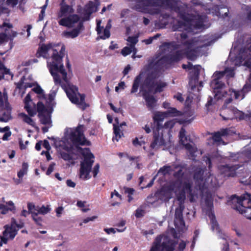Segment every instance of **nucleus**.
<instances>
[{
	"label": "nucleus",
	"mask_w": 251,
	"mask_h": 251,
	"mask_svg": "<svg viewBox=\"0 0 251 251\" xmlns=\"http://www.w3.org/2000/svg\"><path fill=\"white\" fill-rule=\"evenodd\" d=\"M174 97L180 102H182L184 100L181 94L180 93H177L174 95Z\"/></svg>",
	"instance_id": "56"
},
{
	"label": "nucleus",
	"mask_w": 251,
	"mask_h": 251,
	"mask_svg": "<svg viewBox=\"0 0 251 251\" xmlns=\"http://www.w3.org/2000/svg\"><path fill=\"white\" fill-rule=\"evenodd\" d=\"M118 48V47L117 44H115L113 42H111V45L109 46L110 49L114 50L115 49H117Z\"/></svg>",
	"instance_id": "64"
},
{
	"label": "nucleus",
	"mask_w": 251,
	"mask_h": 251,
	"mask_svg": "<svg viewBox=\"0 0 251 251\" xmlns=\"http://www.w3.org/2000/svg\"><path fill=\"white\" fill-rule=\"evenodd\" d=\"M114 196H116V197L119 198L120 200H122V196H121V195H120L119 194V193L117 191H116V190H114V192L111 193V197L113 198Z\"/></svg>",
	"instance_id": "61"
},
{
	"label": "nucleus",
	"mask_w": 251,
	"mask_h": 251,
	"mask_svg": "<svg viewBox=\"0 0 251 251\" xmlns=\"http://www.w3.org/2000/svg\"><path fill=\"white\" fill-rule=\"evenodd\" d=\"M131 69L130 66L129 65H127L124 69L123 71V74L124 75H127Z\"/></svg>",
	"instance_id": "62"
},
{
	"label": "nucleus",
	"mask_w": 251,
	"mask_h": 251,
	"mask_svg": "<svg viewBox=\"0 0 251 251\" xmlns=\"http://www.w3.org/2000/svg\"><path fill=\"white\" fill-rule=\"evenodd\" d=\"M239 168L237 165H234L231 167L228 166H223L219 167V170L221 173L225 176H233L235 175V170Z\"/></svg>",
	"instance_id": "23"
},
{
	"label": "nucleus",
	"mask_w": 251,
	"mask_h": 251,
	"mask_svg": "<svg viewBox=\"0 0 251 251\" xmlns=\"http://www.w3.org/2000/svg\"><path fill=\"white\" fill-rule=\"evenodd\" d=\"M32 90L37 94L38 98L41 100H43L45 98V95L44 90L37 83H35Z\"/></svg>",
	"instance_id": "33"
},
{
	"label": "nucleus",
	"mask_w": 251,
	"mask_h": 251,
	"mask_svg": "<svg viewBox=\"0 0 251 251\" xmlns=\"http://www.w3.org/2000/svg\"><path fill=\"white\" fill-rule=\"evenodd\" d=\"M174 124H175V122L174 121V120L168 121L165 123V126L166 128H171L172 127H173Z\"/></svg>",
	"instance_id": "52"
},
{
	"label": "nucleus",
	"mask_w": 251,
	"mask_h": 251,
	"mask_svg": "<svg viewBox=\"0 0 251 251\" xmlns=\"http://www.w3.org/2000/svg\"><path fill=\"white\" fill-rule=\"evenodd\" d=\"M63 210L64 208L62 206H59L55 209L57 217H60L61 216Z\"/></svg>",
	"instance_id": "44"
},
{
	"label": "nucleus",
	"mask_w": 251,
	"mask_h": 251,
	"mask_svg": "<svg viewBox=\"0 0 251 251\" xmlns=\"http://www.w3.org/2000/svg\"><path fill=\"white\" fill-rule=\"evenodd\" d=\"M13 25L9 23L4 22L0 26V45L12 40L17 35V32L12 29Z\"/></svg>",
	"instance_id": "15"
},
{
	"label": "nucleus",
	"mask_w": 251,
	"mask_h": 251,
	"mask_svg": "<svg viewBox=\"0 0 251 251\" xmlns=\"http://www.w3.org/2000/svg\"><path fill=\"white\" fill-rule=\"evenodd\" d=\"M11 119V108L5 96L0 92V121L7 122Z\"/></svg>",
	"instance_id": "17"
},
{
	"label": "nucleus",
	"mask_w": 251,
	"mask_h": 251,
	"mask_svg": "<svg viewBox=\"0 0 251 251\" xmlns=\"http://www.w3.org/2000/svg\"><path fill=\"white\" fill-rule=\"evenodd\" d=\"M130 10L127 9L123 10L121 13V17L122 18L127 17L129 14Z\"/></svg>",
	"instance_id": "49"
},
{
	"label": "nucleus",
	"mask_w": 251,
	"mask_h": 251,
	"mask_svg": "<svg viewBox=\"0 0 251 251\" xmlns=\"http://www.w3.org/2000/svg\"><path fill=\"white\" fill-rule=\"evenodd\" d=\"M185 246H186V243L184 241L181 240L179 242V246H178L179 251H182L185 249Z\"/></svg>",
	"instance_id": "50"
},
{
	"label": "nucleus",
	"mask_w": 251,
	"mask_h": 251,
	"mask_svg": "<svg viewBox=\"0 0 251 251\" xmlns=\"http://www.w3.org/2000/svg\"><path fill=\"white\" fill-rule=\"evenodd\" d=\"M43 147L45 148L47 151L50 149V147L49 142L47 140H44L42 143Z\"/></svg>",
	"instance_id": "55"
},
{
	"label": "nucleus",
	"mask_w": 251,
	"mask_h": 251,
	"mask_svg": "<svg viewBox=\"0 0 251 251\" xmlns=\"http://www.w3.org/2000/svg\"><path fill=\"white\" fill-rule=\"evenodd\" d=\"M162 62L159 60L154 64L150 63L148 67L142 71L140 75L134 79L131 93H134L137 91L140 85V91H146L155 93L161 92L167 86V83L159 79L160 75V68L159 64Z\"/></svg>",
	"instance_id": "5"
},
{
	"label": "nucleus",
	"mask_w": 251,
	"mask_h": 251,
	"mask_svg": "<svg viewBox=\"0 0 251 251\" xmlns=\"http://www.w3.org/2000/svg\"><path fill=\"white\" fill-rule=\"evenodd\" d=\"M61 155L62 158L65 160H70L71 159V156L68 153L62 152H61Z\"/></svg>",
	"instance_id": "46"
},
{
	"label": "nucleus",
	"mask_w": 251,
	"mask_h": 251,
	"mask_svg": "<svg viewBox=\"0 0 251 251\" xmlns=\"http://www.w3.org/2000/svg\"><path fill=\"white\" fill-rule=\"evenodd\" d=\"M207 175L205 171L202 169H199L197 170L194 175V179L197 184L198 185L200 191L203 193L204 192V187L206 186L209 185L210 183H212L213 179H215L213 176L210 175L206 178H204L202 176L204 174Z\"/></svg>",
	"instance_id": "16"
},
{
	"label": "nucleus",
	"mask_w": 251,
	"mask_h": 251,
	"mask_svg": "<svg viewBox=\"0 0 251 251\" xmlns=\"http://www.w3.org/2000/svg\"><path fill=\"white\" fill-rule=\"evenodd\" d=\"M126 193L128 195H133L134 192V190L132 188H126L125 189Z\"/></svg>",
	"instance_id": "58"
},
{
	"label": "nucleus",
	"mask_w": 251,
	"mask_h": 251,
	"mask_svg": "<svg viewBox=\"0 0 251 251\" xmlns=\"http://www.w3.org/2000/svg\"><path fill=\"white\" fill-rule=\"evenodd\" d=\"M212 206V202L211 201H207V207L208 210L206 212V214L208 215L210 220L211 229L216 233H219L220 232L219 228L217 222L215 220V216L211 210Z\"/></svg>",
	"instance_id": "22"
},
{
	"label": "nucleus",
	"mask_w": 251,
	"mask_h": 251,
	"mask_svg": "<svg viewBox=\"0 0 251 251\" xmlns=\"http://www.w3.org/2000/svg\"><path fill=\"white\" fill-rule=\"evenodd\" d=\"M182 58V56H180V53L179 51H176V56L171 57V60L173 61H177L179 60Z\"/></svg>",
	"instance_id": "47"
},
{
	"label": "nucleus",
	"mask_w": 251,
	"mask_h": 251,
	"mask_svg": "<svg viewBox=\"0 0 251 251\" xmlns=\"http://www.w3.org/2000/svg\"><path fill=\"white\" fill-rule=\"evenodd\" d=\"M139 158H136V160H134L132 162V164H133L134 165H135V163H136V168H137L138 169H140L141 168H142V164L139 163Z\"/></svg>",
	"instance_id": "54"
},
{
	"label": "nucleus",
	"mask_w": 251,
	"mask_h": 251,
	"mask_svg": "<svg viewBox=\"0 0 251 251\" xmlns=\"http://www.w3.org/2000/svg\"><path fill=\"white\" fill-rule=\"evenodd\" d=\"M23 226V224H17L16 220L12 219L11 225H6L4 226L5 230L3 232V235L0 236V246H2V244L7 243L9 240H12L15 237L17 233L16 227L19 229Z\"/></svg>",
	"instance_id": "13"
},
{
	"label": "nucleus",
	"mask_w": 251,
	"mask_h": 251,
	"mask_svg": "<svg viewBox=\"0 0 251 251\" xmlns=\"http://www.w3.org/2000/svg\"><path fill=\"white\" fill-rule=\"evenodd\" d=\"M173 171H174V170L171 167L164 166L159 169L158 174H161L165 176L167 174H172Z\"/></svg>",
	"instance_id": "39"
},
{
	"label": "nucleus",
	"mask_w": 251,
	"mask_h": 251,
	"mask_svg": "<svg viewBox=\"0 0 251 251\" xmlns=\"http://www.w3.org/2000/svg\"><path fill=\"white\" fill-rule=\"evenodd\" d=\"M128 42L130 44V46H134L135 47V45L138 42V37L137 36H133V37H129L127 39Z\"/></svg>",
	"instance_id": "42"
},
{
	"label": "nucleus",
	"mask_w": 251,
	"mask_h": 251,
	"mask_svg": "<svg viewBox=\"0 0 251 251\" xmlns=\"http://www.w3.org/2000/svg\"><path fill=\"white\" fill-rule=\"evenodd\" d=\"M209 13H211L214 15H216L218 17H226L227 16L228 9L226 8L217 7L216 6H214L211 9L208 8V9Z\"/></svg>",
	"instance_id": "28"
},
{
	"label": "nucleus",
	"mask_w": 251,
	"mask_h": 251,
	"mask_svg": "<svg viewBox=\"0 0 251 251\" xmlns=\"http://www.w3.org/2000/svg\"><path fill=\"white\" fill-rule=\"evenodd\" d=\"M185 132L184 128L182 127L179 133V141L185 147V149L189 151L193 157L196 155V152L198 151L197 148L190 143V139L185 136Z\"/></svg>",
	"instance_id": "18"
},
{
	"label": "nucleus",
	"mask_w": 251,
	"mask_h": 251,
	"mask_svg": "<svg viewBox=\"0 0 251 251\" xmlns=\"http://www.w3.org/2000/svg\"><path fill=\"white\" fill-rule=\"evenodd\" d=\"M109 105L110 108L116 113H119L121 111V109L120 108H117L114 106V105L112 103H109Z\"/></svg>",
	"instance_id": "57"
},
{
	"label": "nucleus",
	"mask_w": 251,
	"mask_h": 251,
	"mask_svg": "<svg viewBox=\"0 0 251 251\" xmlns=\"http://www.w3.org/2000/svg\"><path fill=\"white\" fill-rule=\"evenodd\" d=\"M178 3L176 0H131L129 6L132 9L143 13L156 16L158 18L164 19L168 16L164 14V10L167 8L174 9L178 13L181 21L178 25H174L172 29L174 31H187L193 32L195 29H202L209 26L207 24L206 17L193 14L187 15L182 12L179 8H176V5Z\"/></svg>",
	"instance_id": "2"
},
{
	"label": "nucleus",
	"mask_w": 251,
	"mask_h": 251,
	"mask_svg": "<svg viewBox=\"0 0 251 251\" xmlns=\"http://www.w3.org/2000/svg\"><path fill=\"white\" fill-rule=\"evenodd\" d=\"M154 140L151 145L152 149H155L158 146L162 145L168 146L170 143V134L168 132H164V135L163 133V129L158 127L153 131Z\"/></svg>",
	"instance_id": "14"
},
{
	"label": "nucleus",
	"mask_w": 251,
	"mask_h": 251,
	"mask_svg": "<svg viewBox=\"0 0 251 251\" xmlns=\"http://www.w3.org/2000/svg\"><path fill=\"white\" fill-rule=\"evenodd\" d=\"M126 122H123L119 126L113 125L114 136L113 137V141H119V139L124 136L123 132V126H126Z\"/></svg>",
	"instance_id": "26"
},
{
	"label": "nucleus",
	"mask_w": 251,
	"mask_h": 251,
	"mask_svg": "<svg viewBox=\"0 0 251 251\" xmlns=\"http://www.w3.org/2000/svg\"><path fill=\"white\" fill-rule=\"evenodd\" d=\"M4 74H10V71L0 61V80L3 77Z\"/></svg>",
	"instance_id": "40"
},
{
	"label": "nucleus",
	"mask_w": 251,
	"mask_h": 251,
	"mask_svg": "<svg viewBox=\"0 0 251 251\" xmlns=\"http://www.w3.org/2000/svg\"><path fill=\"white\" fill-rule=\"evenodd\" d=\"M231 203L233 208L248 219L251 220V195L245 193L241 197L233 196L231 199Z\"/></svg>",
	"instance_id": "11"
},
{
	"label": "nucleus",
	"mask_w": 251,
	"mask_h": 251,
	"mask_svg": "<svg viewBox=\"0 0 251 251\" xmlns=\"http://www.w3.org/2000/svg\"><path fill=\"white\" fill-rule=\"evenodd\" d=\"M56 20L60 25L72 29L62 32V36L66 38H75L83 30V22L81 18L75 14L74 5L67 4L63 0L56 14Z\"/></svg>",
	"instance_id": "6"
},
{
	"label": "nucleus",
	"mask_w": 251,
	"mask_h": 251,
	"mask_svg": "<svg viewBox=\"0 0 251 251\" xmlns=\"http://www.w3.org/2000/svg\"><path fill=\"white\" fill-rule=\"evenodd\" d=\"M15 205L12 201H9L6 203V204H0V212L2 214H5L9 211H12L15 210Z\"/></svg>",
	"instance_id": "29"
},
{
	"label": "nucleus",
	"mask_w": 251,
	"mask_h": 251,
	"mask_svg": "<svg viewBox=\"0 0 251 251\" xmlns=\"http://www.w3.org/2000/svg\"><path fill=\"white\" fill-rule=\"evenodd\" d=\"M27 207L29 212L32 214L33 220L36 223L39 224L41 219L37 217V209L38 206H35V205L32 203H28Z\"/></svg>",
	"instance_id": "31"
},
{
	"label": "nucleus",
	"mask_w": 251,
	"mask_h": 251,
	"mask_svg": "<svg viewBox=\"0 0 251 251\" xmlns=\"http://www.w3.org/2000/svg\"><path fill=\"white\" fill-rule=\"evenodd\" d=\"M18 0H7V2L8 5L14 7L18 3Z\"/></svg>",
	"instance_id": "53"
},
{
	"label": "nucleus",
	"mask_w": 251,
	"mask_h": 251,
	"mask_svg": "<svg viewBox=\"0 0 251 251\" xmlns=\"http://www.w3.org/2000/svg\"><path fill=\"white\" fill-rule=\"evenodd\" d=\"M51 208L50 205H43L41 207L38 206L37 209V213L38 214L45 215L50 212Z\"/></svg>",
	"instance_id": "37"
},
{
	"label": "nucleus",
	"mask_w": 251,
	"mask_h": 251,
	"mask_svg": "<svg viewBox=\"0 0 251 251\" xmlns=\"http://www.w3.org/2000/svg\"><path fill=\"white\" fill-rule=\"evenodd\" d=\"M20 116L24 122L32 127H35V123L30 117L25 113H21Z\"/></svg>",
	"instance_id": "35"
},
{
	"label": "nucleus",
	"mask_w": 251,
	"mask_h": 251,
	"mask_svg": "<svg viewBox=\"0 0 251 251\" xmlns=\"http://www.w3.org/2000/svg\"><path fill=\"white\" fill-rule=\"evenodd\" d=\"M126 227H124L122 229H117L114 228H104V231L106 232L107 234H110L111 233L115 234L116 231L122 232L125 230Z\"/></svg>",
	"instance_id": "41"
},
{
	"label": "nucleus",
	"mask_w": 251,
	"mask_h": 251,
	"mask_svg": "<svg viewBox=\"0 0 251 251\" xmlns=\"http://www.w3.org/2000/svg\"><path fill=\"white\" fill-rule=\"evenodd\" d=\"M136 51V49L134 46H130V47H125L121 51L122 54L126 56L128 54H129L131 52H135Z\"/></svg>",
	"instance_id": "36"
},
{
	"label": "nucleus",
	"mask_w": 251,
	"mask_h": 251,
	"mask_svg": "<svg viewBox=\"0 0 251 251\" xmlns=\"http://www.w3.org/2000/svg\"><path fill=\"white\" fill-rule=\"evenodd\" d=\"M84 127L80 125L75 128H66L64 136L58 143L56 142V146L58 145L62 149L69 151L73 146L78 145H89L90 142L84 137Z\"/></svg>",
	"instance_id": "8"
},
{
	"label": "nucleus",
	"mask_w": 251,
	"mask_h": 251,
	"mask_svg": "<svg viewBox=\"0 0 251 251\" xmlns=\"http://www.w3.org/2000/svg\"><path fill=\"white\" fill-rule=\"evenodd\" d=\"M144 144H145V142L142 140L139 141L138 138H136L133 140V144L135 146H141Z\"/></svg>",
	"instance_id": "45"
},
{
	"label": "nucleus",
	"mask_w": 251,
	"mask_h": 251,
	"mask_svg": "<svg viewBox=\"0 0 251 251\" xmlns=\"http://www.w3.org/2000/svg\"><path fill=\"white\" fill-rule=\"evenodd\" d=\"M25 28H26L27 36L29 37L30 35V30L32 28V25H28L25 27Z\"/></svg>",
	"instance_id": "63"
},
{
	"label": "nucleus",
	"mask_w": 251,
	"mask_h": 251,
	"mask_svg": "<svg viewBox=\"0 0 251 251\" xmlns=\"http://www.w3.org/2000/svg\"><path fill=\"white\" fill-rule=\"evenodd\" d=\"M143 211L141 209H137L136 211L135 216L136 217H140L143 215Z\"/></svg>",
	"instance_id": "59"
},
{
	"label": "nucleus",
	"mask_w": 251,
	"mask_h": 251,
	"mask_svg": "<svg viewBox=\"0 0 251 251\" xmlns=\"http://www.w3.org/2000/svg\"><path fill=\"white\" fill-rule=\"evenodd\" d=\"M35 83L30 75H26L23 76L20 81L16 83V88L23 95L25 94L26 88L32 87L35 85Z\"/></svg>",
	"instance_id": "19"
},
{
	"label": "nucleus",
	"mask_w": 251,
	"mask_h": 251,
	"mask_svg": "<svg viewBox=\"0 0 251 251\" xmlns=\"http://www.w3.org/2000/svg\"><path fill=\"white\" fill-rule=\"evenodd\" d=\"M99 5L93 1H89L84 7V18L87 19L90 15L98 10Z\"/></svg>",
	"instance_id": "25"
},
{
	"label": "nucleus",
	"mask_w": 251,
	"mask_h": 251,
	"mask_svg": "<svg viewBox=\"0 0 251 251\" xmlns=\"http://www.w3.org/2000/svg\"><path fill=\"white\" fill-rule=\"evenodd\" d=\"M97 217H98L97 216H93L91 217H87L83 220V223L86 224L89 222L94 221L97 218Z\"/></svg>",
	"instance_id": "43"
},
{
	"label": "nucleus",
	"mask_w": 251,
	"mask_h": 251,
	"mask_svg": "<svg viewBox=\"0 0 251 251\" xmlns=\"http://www.w3.org/2000/svg\"><path fill=\"white\" fill-rule=\"evenodd\" d=\"M188 35L185 33L180 34L178 42L182 44V48L185 50L181 51V54H185L190 60H194L198 56H201L203 53L201 51L202 48L210 46L213 43L212 40L207 36L195 38L192 40H187Z\"/></svg>",
	"instance_id": "7"
},
{
	"label": "nucleus",
	"mask_w": 251,
	"mask_h": 251,
	"mask_svg": "<svg viewBox=\"0 0 251 251\" xmlns=\"http://www.w3.org/2000/svg\"><path fill=\"white\" fill-rule=\"evenodd\" d=\"M175 242L170 237L167 235H162L157 237L150 251H174Z\"/></svg>",
	"instance_id": "12"
},
{
	"label": "nucleus",
	"mask_w": 251,
	"mask_h": 251,
	"mask_svg": "<svg viewBox=\"0 0 251 251\" xmlns=\"http://www.w3.org/2000/svg\"><path fill=\"white\" fill-rule=\"evenodd\" d=\"M182 68L184 69L191 70V72L194 73V75H196L197 77H198L199 72L201 69V67L200 66H193L190 63H188V64H183Z\"/></svg>",
	"instance_id": "32"
},
{
	"label": "nucleus",
	"mask_w": 251,
	"mask_h": 251,
	"mask_svg": "<svg viewBox=\"0 0 251 251\" xmlns=\"http://www.w3.org/2000/svg\"><path fill=\"white\" fill-rule=\"evenodd\" d=\"M101 20H97L96 30L99 37L102 39L108 38L110 35V29L111 28V25L109 22L104 28L103 26H101Z\"/></svg>",
	"instance_id": "21"
},
{
	"label": "nucleus",
	"mask_w": 251,
	"mask_h": 251,
	"mask_svg": "<svg viewBox=\"0 0 251 251\" xmlns=\"http://www.w3.org/2000/svg\"><path fill=\"white\" fill-rule=\"evenodd\" d=\"M160 193L164 195L162 198L164 201L169 200L175 194L180 203L184 201L186 195L188 197H191L190 201H193L194 197L192 193L189 180L185 179L183 177L178 179L175 182H172L168 186L164 187L161 191ZM183 209V206L181 203L176 209L174 224L176 229L179 232L178 234L185 228L184 222L182 219ZM170 234L174 239H177L180 237V235H178L174 228L170 230Z\"/></svg>",
	"instance_id": "4"
},
{
	"label": "nucleus",
	"mask_w": 251,
	"mask_h": 251,
	"mask_svg": "<svg viewBox=\"0 0 251 251\" xmlns=\"http://www.w3.org/2000/svg\"><path fill=\"white\" fill-rule=\"evenodd\" d=\"M65 51V47L61 44H43L39 48L37 55L47 58L50 56L47 60V67L53 77L55 85L61 86L72 103L83 106L85 104V95L79 93L78 88L70 82L64 69L62 58Z\"/></svg>",
	"instance_id": "3"
},
{
	"label": "nucleus",
	"mask_w": 251,
	"mask_h": 251,
	"mask_svg": "<svg viewBox=\"0 0 251 251\" xmlns=\"http://www.w3.org/2000/svg\"><path fill=\"white\" fill-rule=\"evenodd\" d=\"M66 183L68 186L74 188L75 186V183L71 180H67Z\"/></svg>",
	"instance_id": "60"
},
{
	"label": "nucleus",
	"mask_w": 251,
	"mask_h": 251,
	"mask_svg": "<svg viewBox=\"0 0 251 251\" xmlns=\"http://www.w3.org/2000/svg\"><path fill=\"white\" fill-rule=\"evenodd\" d=\"M148 90L142 91L143 92V96L147 103L148 107L152 110L156 105V100L152 96L149 95L147 93Z\"/></svg>",
	"instance_id": "27"
},
{
	"label": "nucleus",
	"mask_w": 251,
	"mask_h": 251,
	"mask_svg": "<svg viewBox=\"0 0 251 251\" xmlns=\"http://www.w3.org/2000/svg\"><path fill=\"white\" fill-rule=\"evenodd\" d=\"M233 108H225V109H223V113L226 114L227 115L226 117H227L230 115H233V113L231 111Z\"/></svg>",
	"instance_id": "48"
},
{
	"label": "nucleus",
	"mask_w": 251,
	"mask_h": 251,
	"mask_svg": "<svg viewBox=\"0 0 251 251\" xmlns=\"http://www.w3.org/2000/svg\"><path fill=\"white\" fill-rule=\"evenodd\" d=\"M232 50L227 61L231 66L224 72H216L213 75L210 86L214 91L215 99L225 98L226 104L235 99L242 100L245 93L251 90V46L241 50L235 57Z\"/></svg>",
	"instance_id": "1"
},
{
	"label": "nucleus",
	"mask_w": 251,
	"mask_h": 251,
	"mask_svg": "<svg viewBox=\"0 0 251 251\" xmlns=\"http://www.w3.org/2000/svg\"><path fill=\"white\" fill-rule=\"evenodd\" d=\"M0 132L4 133L2 137V140L4 141L8 140L11 135V132L9 130V128L8 127L0 128Z\"/></svg>",
	"instance_id": "38"
},
{
	"label": "nucleus",
	"mask_w": 251,
	"mask_h": 251,
	"mask_svg": "<svg viewBox=\"0 0 251 251\" xmlns=\"http://www.w3.org/2000/svg\"><path fill=\"white\" fill-rule=\"evenodd\" d=\"M24 103L25 108L30 116H34L38 112L42 124L47 126L51 125L50 114L43 102L39 101L36 106L31 100L30 94L28 93L24 99Z\"/></svg>",
	"instance_id": "10"
},
{
	"label": "nucleus",
	"mask_w": 251,
	"mask_h": 251,
	"mask_svg": "<svg viewBox=\"0 0 251 251\" xmlns=\"http://www.w3.org/2000/svg\"><path fill=\"white\" fill-rule=\"evenodd\" d=\"M181 113L176 110L175 108H171L166 112H162L157 111L154 114L153 117L154 122L159 125L160 122H162L167 117H175L180 115Z\"/></svg>",
	"instance_id": "20"
},
{
	"label": "nucleus",
	"mask_w": 251,
	"mask_h": 251,
	"mask_svg": "<svg viewBox=\"0 0 251 251\" xmlns=\"http://www.w3.org/2000/svg\"><path fill=\"white\" fill-rule=\"evenodd\" d=\"M227 134L226 129L221 130L213 134L211 137V140L214 143L218 145H224L225 143L223 141L222 138Z\"/></svg>",
	"instance_id": "24"
},
{
	"label": "nucleus",
	"mask_w": 251,
	"mask_h": 251,
	"mask_svg": "<svg viewBox=\"0 0 251 251\" xmlns=\"http://www.w3.org/2000/svg\"><path fill=\"white\" fill-rule=\"evenodd\" d=\"M28 169V164L26 162H23L22 167L17 173L19 178H22L23 177L27 174Z\"/></svg>",
	"instance_id": "34"
},
{
	"label": "nucleus",
	"mask_w": 251,
	"mask_h": 251,
	"mask_svg": "<svg viewBox=\"0 0 251 251\" xmlns=\"http://www.w3.org/2000/svg\"><path fill=\"white\" fill-rule=\"evenodd\" d=\"M54 165L55 164L54 163H52L49 166L48 170L46 172V174L47 175H50L53 172L54 168Z\"/></svg>",
	"instance_id": "51"
},
{
	"label": "nucleus",
	"mask_w": 251,
	"mask_h": 251,
	"mask_svg": "<svg viewBox=\"0 0 251 251\" xmlns=\"http://www.w3.org/2000/svg\"><path fill=\"white\" fill-rule=\"evenodd\" d=\"M231 111L233 113V115H230L227 117H223L224 120H231L234 118L239 120L244 119V114L242 111L237 110L234 107Z\"/></svg>",
	"instance_id": "30"
},
{
	"label": "nucleus",
	"mask_w": 251,
	"mask_h": 251,
	"mask_svg": "<svg viewBox=\"0 0 251 251\" xmlns=\"http://www.w3.org/2000/svg\"><path fill=\"white\" fill-rule=\"evenodd\" d=\"M80 152L83 157V160L80 164L79 170V177L81 179L88 180L91 177V172L94 177H96L99 172L100 165L97 164L92 170L94 162V156L88 148L80 149Z\"/></svg>",
	"instance_id": "9"
}]
</instances>
